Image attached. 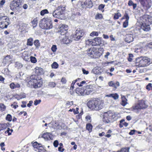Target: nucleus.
I'll return each mask as SVG.
<instances>
[{"mask_svg": "<svg viewBox=\"0 0 152 152\" xmlns=\"http://www.w3.org/2000/svg\"><path fill=\"white\" fill-rule=\"evenodd\" d=\"M103 18V16L102 14L97 13L95 16V19L96 20H102Z\"/></svg>", "mask_w": 152, "mask_h": 152, "instance_id": "393cba45", "label": "nucleus"}, {"mask_svg": "<svg viewBox=\"0 0 152 152\" xmlns=\"http://www.w3.org/2000/svg\"><path fill=\"white\" fill-rule=\"evenodd\" d=\"M85 89H86L87 91H89V94L92 92V89L93 88V86L91 85H87L86 86H84Z\"/></svg>", "mask_w": 152, "mask_h": 152, "instance_id": "aec40b11", "label": "nucleus"}, {"mask_svg": "<svg viewBox=\"0 0 152 152\" xmlns=\"http://www.w3.org/2000/svg\"><path fill=\"white\" fill-rule=\"evenodd\" d=\"M84 31L83 29L77 28L75 32V34L72 36V38L75 41H79L83 38Z\"/></svg>", "mask_w": 152, "mask_h": 152, "instance_id": "0eeeda50", "label": "nucleus"}, {"mask_svg": "<svg viewBox=\"0 0 152 152\" xmlns=\"http://www.w3.org/2000/svg\"><path fill=\"white\" fill-rule=\"evenodd\" d=\"M32 24V26L33 28H34L37 26L38 23V20L37 18L34 19L31 22Z\"/></svg>", "mask_w": 152, "mask_h": 152, "instance_id": "c756f323", "label": "nucleus"}, {"mask_svg": "<svg viewBox=\"0 0 152 152\" xmlns=\"http://www.w3.org/2000/svg\"><path fill=\"white\" fill-rule=\"evenodd\" d=\"M122 102L121 105L123 106H125L127 103V100L125 96H123L122 97Z\"/></svg>", "mask_w": 152, "mask_h": 152, "instance_id": "4be33fe9", "label": "nucleus"}, {"mask_svg": "<svg viewBox=\"0 0 152 152\" xmlns=\"http://www.w3.org/2000/svg\"><path fill=\"white\" fill-rule=\"evenodd\" d=\"M62 147H59L58 148V151L60 152H63L64 150V148H62Z\"/></svg>", "mask_w": 152, "mask_h": 152, "instance_id": "338daca9", "label": "nucleus"}, {"mask_svg": "<svg viewBox=\"0 0 152 152\" xmlns=\"http://www.w3.org/2000/svg\"><path fill=\"white\" fill-rule=\"evenodd\" d=\"M33 44V39L32 38H30L27 40V45H28L31 46Z\"/></svg>", "mask_w": 152, "mask_h": 152, "instance_id": "473e14b6", "label": "nucleus"}, {"mask_svg": "<svg viewBox=\"0 0 152 152\" xmlns=\"http://www.w3.org/2000/svg\"><path fill=\"white\" fill-rule=\"evenodd\" d=\"M16 103L15 102H14L13 103V104H11V106L14 109H16L17 107H18V105L15 104Z\"/></svg>", "mask_w": 152, "mask_h": 152, "instance_id": "bf43d9fd", "label": "nucleus"}, {"mask_svg": "<svg viewBox=\"0 0 152 152\" xmlns=\"http://www.w3.org/2000/svg\"><path fill=\"white\" fill-rule=\"evenodd\" d=\"M33 102L32 101H30L29 102V103L27 104V106L28 107H30L31 105L33 103Z\"/></svg>", "mask_w": 152, "mask_h": 152, "instance_id": "774afa93", "label": "nucleus"}, {"mask_svg": "<svg viewBox=\"0 0 152 152\" xmlns=\"http://www.w3.org/2000/svg\"><path fill=\"white\" fill-rule=\"evenodd\" d=\"M48 13V10L45 9L42 10L40 12V15L42 16H43L45 14Z\"/></svg>", "mask_w": 152, "mask_h": 152, "instance_id": "37998d69", "label": "nucleus"}, {"mask_svg": "<svg viewBox=\"0 0 152 152\" xmlns=\"http://www.w3.org/2000/svg\"><path fill=\"white\" fill-rule=\"evenodd\" d=\"M146 18V23H142L141 26V28L144 31H147L150 29L149 24H152V17L148 15Z\"/></svg>", "mask_w": 152, "mask_h": 152, "instance_id": "39448f33", "label": "nucleus"}, {"mask_svg": "<svg viewBox=\"0 0 152 152\" xmlns=\"http://www.w3.org/2000/svg\"><path fill=\"white\" fill-rule=\"evenodd\" d=\"M33 146L34 148H36L39 151L40 150H42L43 148V147L41 144H39L37 142H35L33 144Z\"/></svg>", "mask_w": 152, "mask_h": 152, "instance_id": "f3484780", "label": "nucleus"}, {"mask_svg": "<svg viewBox=\"0 0 152 152\" xmlns=\"http://www.w3.org/2000/svg\"><path fill=\"white\" fill-rule=\"evenodd\" d=\"M48 22H49L48 23V29L52 28L53 27L52 22L50 18L48 19Z\"/></svg>", "mask_w": 152, "mask_h": 152, "instance_id": "e433bc0d", "label": "nucleus"}, {"mask_svg": "<svg viewBox=\"0 0 152 152\" xmlns=\"http://www.w3.org/2000/svg\"><path fill=\"white\" fill-rule=\"evenodd\" d=\"M98 33L96 31H93L91 32L90 34V36H98Z\"/></svg>", "mask_w": 152, "mask_h": 152, "instance_id": "de8ad7c7", "label": "nucleus"}, {"mask_svg": "<svg viewBox=\"0 0 152 152\" xmlns=\"http://www.w3.org/2000/svg\"><path fill=\"white\" fill-rule=\"evenodd\" d=\"M92 126L91 124L88 123L86 124V129L90 132H91L92 131Z\"/></svg>", "mask_w": 152, "mask_h": 152, "instance_id": "c9c22d12", "label": "nucleus"}, {"mask_svg": "<svg viewBox=\"0 0 152 152\" xmlns=\"http://www.w3.org/2000/svg\"><path fill=\"white\" fill-rule=\"evenodd\" d=\"M87 53L88 56L91 58H98L102 55V53L99 52V49H96L93 47L88 49Z\"/></svg>", "mask_w": 152, "mask_h": 152, "instance_id": "20e7f679", "label": "nucleus"}, {"mask_svg": "<svg viewBox=\"0 0 152 152\" xmlns=\"http://www.w3.org/2000/svg\"><path fill=\"white\" fill-rule=\"evenodd\" d=\"M129 148H122L120 150L121 152H129Z\"/></svg>", "mask_w": 152, "mask_h": 152, "instance_id": "a19ab883", "label": "nucleus"}, {"mask_svg": "<svg viewBox=\"0 0 152 152\" xmlns=\"http://www.w3.org/2000/svg\"><path fill=\"white\" fill-rule=\"evenodd\" d=\"M86 119L87 121H88L89 122L91 121V117L90 116L88 115H86Z\"/></svg>", "mask_w": 152, "mask_h": 152, "instance_id": "052dcab7", "label": "nucleus"}, {"mask_svg": "<svg viewBox=\"0 0 152 152\" xmlns=\"http://www.w3.org/2000/svg\"><path fill=\"white\" fill-rule=\"evenodd\" d=\"M133 36L132 34H128L125 38V41L128 43H130L133 40Z\"/></svg>", "mask_w": 152, "mask_h": 152, "instance_id": "a211bd4d", "label": "nucleus"}, {"mask_svg": "<svg viewBox=\"0 0 152 152\" xmlns=\"http://www.w3.org/2000/svg\"><path fill=\"white\" fill-rule=\"evenodd\" d=\"M94 43V46L99 45L101 47L103 46L105 44H107L106 42H105L101 37H96L93 39Z\"/></svg>", "mask_w": 152, "mask_h": 152, "instance_id": "1a4fd4ad", "label": "nucleus"}, {"mask_svg": "<svg viewBox=\"0 0 152 152\" xmlns=\"http://www.w3.org/2000/svg\"><path fill=\"white\" fill-rule=\"evenodd\" d=\"M42 137L45 140H48V132H44L42 134L41 136L39 135V138Z\"/></svg>", "mask_w": 152, "mask_h": 152, "instance_id": "72a5a7b5", "label": "nucleus"}, {"mask_svg": "<svg viewBox=\"0 0 152 152\" xmlns=\"http://www.w3.org/2000/svg\"><path fill=\"white\" fill-rule=\"evenodd\" d=\"M142 6L144 8L146 7V1L147 0H139Z\"/></svg>", "mask_w": 152, "mask_h": 152, "instance_id": "2f4dec72", "label": "nucleus"}, {"mask_svg": "<svg viewBox=\"0 0 152 152\" xmlns=\"http://www.w3.org/2000/svg\"><path fill=\"white\" fill-rule=\"evenodd\" d=\"M75 91L76 93L77 94L79 93L81 96L88 95L89 94V91H87L84 86L82 88H77L75 89Z\"/></svg>", "mask_w": 152, "mask_h": 152, "instance_id": "4468645a", "label": "nucleus"}, {"mask_svg": "<svg viewBox=\"0 0 152 152\" xmlns=\"http://www.w3.org/2000/svg\"><path fill=\"white\" fill-rule=\"evenodd\" d=\"M10 87L12 89H15V83H11L10 85Z\"/></svg>", "mask_w": 152, "mask_h": 152, "instance_id": "0e129e2a", "label": "nucleus"}, {"mask_svg": "<svg viewBox=\"0 0 152 152\" xmlns=\"http://www.w3.org/2000/svg\"><path fill=\"white\" fill-rule=\"evenodd\" d=\"M0 108L2 111H4L6 109V107L4 104L2 103H0Z\"/></svg>", "mask_w": 152, "mask_h": 152, "instance_id": "a18cd8bd", "label": "nucleus"}, {"mask_svg": "<svg viewBox=\"0 0 152 152\" xmlns=\"http://www.w3.org/2000/svg\"><path fill=\"white\" fill-rule=\"evenodd\" d=\"M35 73L37 75H32L27 78V81L28 83L33 85L35 88L40 87L42 85V82L41 78L37 75H39L43 73V71L42 69L36 67L35 68Z\"/></svg>", "mask_w": 152, "mask_h": 152, "instance_id": "f257e3e1", "label": "nucleus"}, {"mask_svg": "<svg viewBox=\"0 0 152 152\" xmlns=\"http://www.w3.org/2000/svg\"><path fill=\"white\" fill-rule=\"evenodd\" d=\"M124 17L126 20L123 22V26L124 28H126L127 27L128 25V21L129 18V16L128 13L125 12L124 15Z\"/></svg>", "mask_w": 152, "mask_h": 152, "instance_id": "dca6fc26", "label": "nucleus"}, {"mask_svg": "<svg viewBox=\"0 0 152 152\" xmlns=\"http://www.w3.org/2000/svg\"><path fill=\"white\" fill-rule=\"evenodd\" d=\"M6 119L9 121H11L12 120V116L11 115L8 114L6 116Z\"/></svg>", "mask_w": 152, "mask_h": 152, "instance_id": "ea45409f", "label": "nucleus"}, {"mask_svg": "<svg viewBox=\"0 0 152 152\" xmlns=\"http://www.w3.org/2000/svg\"><path fill=\"white\" fill-rule=\"evenodd\" d=\"M104 104L103 100L95 98L89 100L87 103L89 108L95 110H99L102 109Z\"/></svg>", "mask_w": 152, "mask_h": 152, "instance_id": "f03ea898", "label": "nucleus"}, {"mask_svg": "<svg viewBox=\"0 0 152 152\" xmlns=\"http://www.w3.org/2000/svg\"><path fill=\"white\" fill-rule=\"evenodd\" d=\"M68 30V26L62 24L59 26L57 30V31L58 33H60L61 35H64L67 33Z\"/></svg>", "mask_w": 152, "mask_h": 152, "instance_id": "9d476101", "label": "nucleus"}, {"mask_svg": "<svg viewBox=\"0 0 152 152\" xmlns=\"http://www.w3.org/2000/svg\"><path fill=\"white\" fill-rule=\"evenodd\" d=\"M107 96L108 97H111L113 98L114 99L116 100L118 99L119 96L117 94H111L107 95Z\"/></svg>", "mask_w": 152, "mask_h": 152, "instance_id": "5701e85b", "label": "nucleus"}, {"mask_svg": "<svg viewBox=\"0 0 152 152\" xmlns=\"http://www.w3.org/2000/svg\"><path fill=\"white\" fill-rule=\"evenodd\" d=\"M119 11V10H118L117 11V13L115 14L113 17L114 19H118L119 18V17L121 16V15L120 12H118Z\"/></svg>", "mask_w": 152, "mask_h": 152, "instance_id": "cd10ccee", "label": "nucleus"}, {"mask_svg": "<svg viewBox=\"0 0 152 152\" xmlns=\"http://www.w3.org/2000/svg\"><path fill=\"white\" fill-rule=\"evenodd\" d=\"M9 19L7 16L0 17V27L2 28H6L9 24Z\"/></svg>", "mask_w": 152, "mask_h": 152, "instance_id": "6e6552de", "label": "nucleus"}, {"mask_svg": "<svg viewBox=\"0 0 152 152\" xmlns=\"http://www.w3.org/2000/svg\"><path fill=\"white\" fill-rule=\"evenodd\" d=\"M56 85V84L55 83L53 82H50L49 83L48 85L50 87L53 88Z\"/></svg>", "mask_w": 152, "mask_h": 152, "instance_id": "49530a36", "label": "nucleus"}, {"mask_svg": "<svg viewBox=\"0 0 152 152\" xmlns=\"http://www.w3.org/2000/svg\"><path fill=\"white\" fill-rule=\"evenodd\" d=\"M147 105L145 103L144 100H142L138 102V104H136L133 107L134 110L141 109L145 108L147 107Z\"/></svg>", "mask_w": 152, "mask_h": 152, "instance_id": "f8f14e48", "label": "nucleus"}, {"mask_svg": "<svg viewBox=\"0 0 152 152\" xmlns=\"http://www.w3.org/2000/svg\"><path fill=\"white\" fill-rule=\"evenodd\" d=\"M142 56L137 58L135 60V63L136 64H138L137 65H138L139 67H140V65H141V61H142Z\"/></svg>", "mask_w": 152, "mask_h": 152, "instance_id": "c85d7f7f", "label": "nucleus"}, {"mask_svg": "<svg viewBox=\"0 0 152 152\" xmlns=\"http://www.w3.org/2000/svg\"><path fill=\"white\" fill-rule=\"evenodd\" d=\"M65 7L60 6H58L53 13V15L55 17L61 19H65L64 12Z\"/></svg>", "mask_w": 152, "mask_h": 152, "instance_id": "7ed1b4c3", "label": "nucleus"}, {"mask_svg": "<svg viewBox=\"0 0 152 152\" xmlns=\"http://www.w3.org/2000/svg\"><path fill=\"white\" fill-rule=\"evenodd\" d=\"M128 5L129 6H133L134 9H135L137 7V4H135L133 3V1L131 0H129L128 3Z\"/></svg>", "mask_w": 152, "mask_h": 152, "instance_id": "b1692460", "label": "nucleus"}, {"mask_svg": "<svg viewBox=\"0 0 152 152\" xmlns=\"http://www.w3.org/2000/svg\"><path fill=\"white\" fill-rule=\"evenodd\" d=\"M15 67H17L18 68H20L23 66L22 64L21 63L18 62H17L16 63Z\"/></svg>", "mask_w": 152, "mask_h": 152, "instance_id": "79ce46f5", "label": "nucleus"}, {"mask_svg": "<svg viewBox=\"0 0 152 152\" xmlns=\"http://www.w3.org/2000/svg\"><path fill=\"white\" fill-rule=\"evenodd\" d=\"M11 58V56L10 55H7L4 58V60H5L9 61Z\"/></svg>", "mask_w": 152, "mask_h": 152, "instance_id": "4d7b16f0", "label": "nucleus"}, {"mask_svg": "<svg viewBox=\"0 0 152 152\" xmlns=\"http://www.w3.org/2000/svg\"><path fill=\"white\" fill-rule=\"evenodd\" d=\"M24 0H13L10 4V9L13 11L18 10Z\"/></svg>", "mask_w": 152, "mask_h": 152, "instance_id": "423d86ee", "label": "nucleus"}, {"mask_svg": "<svg viewBox=\"0 0 152 152\" xmlns=\"http://www.w3.org/2000/svg\"><path fill=\"white\" fill-rule=\"evenodd\" d=\"M86 83V81H82L80 83V84H79V83H77V84L79 87H81V86H82V84H85Z\"/></svg>", "mask_w": 152, "mask_h": 152, "instance_id": "13d9d810", "label": "nucleus"}, {"mask_svg": "<svg viewBox=\"0 0 152 152\" xmlns=\"http://www.w3.org/2000/svg\"><path fill=\"white\" fill-rule=\"evenodd\" d=\"M113 116H115V115H113L112 114H111L110 115L106 114L104 116L103 121V122L106 123H109L112 121L111 118H114L113 117Z\"/></svg>", "mask_w": 152, "mask_h": 152, "instance_id": "2eb2a0df", "label": "nucleus"}, {"mask_svg": "<svg viewBox=\"0 0 152 152\" xmlns=\"http://www.w3.org/2000/svg\"><path fill=\"white\" fill-rule=\"evenodd\" d=\"M59 65L56 62H54L51 65L52 68L54 69H57L58 68Z\"/></svg>", "mask_w": 152, "mask_h": 152, "instance_id": "7c9ffc66", "label": "nucleus"}, {"mask_svg": "<svg viewBox=\"0 0 152 152\" xmlns=\"http://www.w3.org/2000/svg\"><path fill=\"white\" fill-rule=\"evenodd\" d=\"M108 84L110 86L114 87L115 89L117 88V87L115 85V83H113L112 81L109 82L108 83Z\"/></svg>", "mask_w": 152, "mask_h": 152, "instance_id": "58836bf2", "label": "nucleus"}, {"mask_svg": "<svg viewBox=\"0 0 152 152\" xmlns=\"http://www.w3.org/2000/svg\"><path fill=\"white\" fill-rule=\"evenodd\" d=\"M34 44L37 48H38L40 46V44L38 40H35L34 42Z\"/></svg>", "mask_w": 152, "mask_h": 152, "instance_id": "f704fd0d", "label": "nucleus"}, {"mask_svg": "<svg viewBox=\"0 0 152 152\" xmlns=\"http://www.w3.org/2000/svg\"><path fill=\"white\" fill-rule=\"evenodd\" d=\"M30 60L31 62L33 63H35L37 61L36 58L33 56H31L30 57Z\"/></svg>", "mask_w": 152, "mask_h": 152, "instance_id": "4c0bfd02", "label": "nucleus"}, {"mask_svg": "<svg viewBox=\"0 0 152 152\" xmlns=\"http://www.w3.org/2000/svg\"><path fill=\"white\" fill-rule=\"evenodd\" d=\"M73 102L72 101L69 102V101H67L66 102V105L67 106H70L73 104Z\"/></svg>", "mask_w": 152, "mask_h": 152, "instance_id": "09e8293b", "label": "nucleus"}, {"mask_svg": "<svg viewBox=\"0 0 152 152\" xmlns=\"http://www.w3.org/2000/svg\"><path fill=\"white\" fill-rule=\"evenodd\" d=\"M53 145L55 147H57L58 145V141L57 140H56L54 141Z\"/></svg>", "mask_w": 152, "mask_h": 152, "instance_id": "603ef678", "label": "nucleus"}, {"mask_svg": "<svg viewBox=\"0 0 152 152\" xmlns=\"http://www.w3.org/2000/svg\"><path fill=\"white\" fill-rule=\"evenodd\" d=\"M83 73L84 74L87 75L88 74L89 72L88 71L84 69H82Z\"/></svg>", "mask_w": 152, "mask_h": 152, "instance_id": "e2e57ef3", "label": "nucleus"}, {"mask_svg": "<svg viewBox=\"0 0 152 152\" xmlns=\"http://www.w3.org/2000/svg\"><path fill=\"white\" fill-rule=\"evenodd\" d=\"M41 102L40 99L37 100L36 99L34 102V104L35 105H37L38 104H39Z\"/></svg>", "mask_w": 152, "mask_h": 152, "instance_id": "3c124183", "label": "nucleus"}, {"mask_svg": "<svg viewBox=\"0 0 152 152\" xmlns=\"http://www.w3.org/2000/svg\"><path fill=\"white\" fill-rule=\"evenodd\" d=\"M151 61L150 58L147 57H142V59L141 61V65H140V67H143L149 65Z\"/></svg>", "mask_w": 152, "mask_h": 152, "instance_id": "9b49d317", "label": "nucleus"}, {"mask_svg": "<svg viewBox=\"0 0 152 152\" xmlns=\"http://www.w3.org/2000/svg\"><path fill=\"white\" fill-rule=\"evenodd\" d=\"M151 85L152 84L151 83H149L146 86V88L147 89L150 90V88L151 87Z\"/></svg>", "mask_w": 152, "mask_h": 152, "instance_id": "6e6d98bb", "label": "nucleus"}, {"mask_svg": "<svg viewBox=\"0 0 152 152\" xmlns=\"http://www.w3.org/2000/svg\"><path fill=\"white\" fill-rule=\"evenodd\" d=\"M39 26L42 29H48V18H44L40 22Z\"/></svg>", "mask_w": 152, "mask_h": 152, "instance_id": "ddd939ff", "label": "nucleus"}, {"mask_svg": "<svg viewBox=\"0 0 152 152\" xmlns=\"http://www.w3.org/2000/svg\"><path fill=\"white\" fill-rule=\"evenodd\" d=\"M7 126V124H0V131L6 129Z\"/></svg>", "mask_w": 152, "mask_h": 152, "instance_id": "bb28decb", "label": "nucleus"}, {"mask_svg": "<svg viewBox=\"0 0 152 152\" xmlns=\"http://www.w3.org/2000/svg\"><path fill=\"white\" fill-rule=\"evenodd\" d=\"M104 7V5L102 4H100L98 7V9L99 10H102Z\"/></svg>", "mask_w": 152, "mask_h": 152, "instance_id": "680f3d73", "label": "nucleus"}, {"mask_svg": "<svg viewBox=\"0 0 152 152\" xmlns=\"http://www.w3.org/2000/svg\"><path fill=\"white\" fill-rule=\"evenodd\" d=\"M93 39H88L86 41L85 43L86 45H91L92 46H94L93 44L94 42L93 41Z\"/></svg>", "mask_w": 152, "mask_h": 152, "instance_id": "a878e982", "label": "nucleus"}, {"mask_svg": "<svg viewBox=\"0 0 152 152\" xmlns=\"http://www.w3.org/2000/svg\"><path fill=\"white\" fill-rule=\"evenodd\" d=\"M8 133V135H10L11 134V132L10 131V129L9 128H8L7 130L5 131V133Z\"/></svg>", "mask_w": 152, "mask_h": 152, "instance_id": "69168bd1", "label": "nucleus"}, {"mask_svg": "<svg viewBox=\"0 0 152 152\" xmlns=\"http://www.w3.org/2000/svg\"><path fill=\"white\" fill-rule=\"evenodd\" d=\"M135 132H136V130L134 129L131 130L129 132V134L130 135H132L135 134Z\"/></svg>", "mask_w": 152, "mask_h": 152, "instance_id": "864d4df0", "label": "nucleus"}, {"mask_svg": "<svg viewBox=\"0 0 152 152\" xmlns=\"http://www.w3.org/2000/svg\"><path fill=\"white\" fill-rule=\"evenodd\" d=\"M63 42L65 44H67L71 42L72 41V39L70 37H68L65 36L63 39Z\"/></svg>", "mask_w": 152, "mask_h": 152, "instance_id": "6ab92c4d", "label": "nucleus"}, {"mask_svg": "<svg viewBox=\"0 0 152 152\" xmlns=\"http://www.w3.org/2000/svg\"><path fill=\"white\" fill-rule=\"evenodd\" d=\"M58 125V123L53 121H52L50 123L48 124V126L54 129L56 128Z\"/></svg>", "mask_w": 152, "mask_h": 152, "instance_id": "412c9836", "label": "nucleus"}, {"mask_svg": "<svg viewBox=\"0 0 152 152\" xmlns=\"http://www.w3.org/2000/svg\"><path fill=\"white\" fill-rule=\"evenodd\" d=\"M57 49L56 46L55 45H53L51 48L53 52H55L56 51Z\"/></svg>", "mask_w": 152, "mask_h": 152, "instance_id": "8fccbe9b", "label": "nucleus"}, {"mask_svg": "<svg viewBox=\"0 0 152 152\" xmlns=\"http://www.w3.org/2000/svg\"><path fill=\"white\" fill-rule=\"evenodd\" d=\"M61 82L62 83V84H65L66 82V80L65 78L62 77L61 79Z\"/></svg>", "mask_w": 152, "mask_h": 152, "instance_id": "5fc2aeb1", "label": "nucleus"}, {"mask_svg": "<svg viewBox=\"0 0 152 152\" xmlns=\"http://www.w3.org/2000/svg\"><path fill=\"white\" fill-rule=\"evenodd\" d=\"M134 57L133 55L132 54L130 53L129 55V57L128 58V61L129 62H131L132 60V58Z\"/></svg>", "mask_w": 152, "mask_h": 152, "instance_id": "c03bdc74", "label": "nucleus"}]
</instances>
